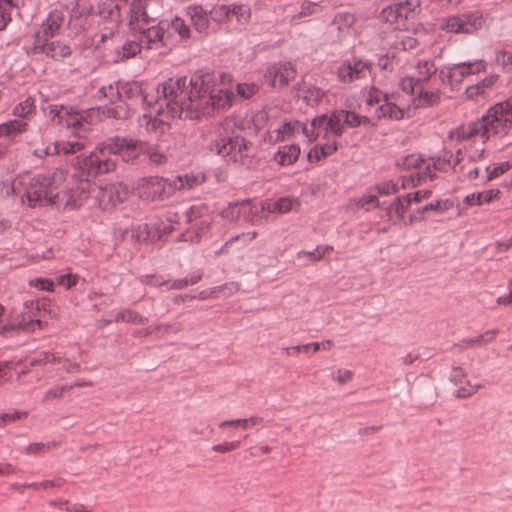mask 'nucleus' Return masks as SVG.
Returning <instances> with one entry per match:
<instances>
[{
	"mask_svg": "<svg viewBox=\"0 0 512 512\" xmlns=\"http://www.w3.org/2000/svg\"><path fill=\"white\" fill-rule=\"evenodd\" d=\"M256 83L234 84L229 75L218 79L206 74L170 78L159 87L172 117L195 119L232 106L237 97L249 99L258 92Z\"/></svg>",
	"mask_w": 512,
	"mask_h": 512,
	"instance_id": "nucleus-1",
	"label": "nucleus"
},
{
	"mask_svg": "<svg viewBox=\"0 0 512 512\" xmlns=\"http://www.w3.org/2000/svg\"><path fill=\"white\" fill-rule=\"evenodd\" d=\"M68 173L55 169L41 174H24V192L21 203L30 208L55 207L74 209L83 205L89 196L90 183L66 185Z\"/></svg>",
	"mask_w": 512,
	"mask_h": 512,
	"instance_id": "nucleus-2",
	"label": "nucleus"
},
{
	"mask_svg": "<svg viewBox=\"0 0 512 512\" xmlns=\"http://www.w3.org/2000/svg\"><path fill=\"white\" fill-rule=\"evenodd\" d=\"M503 103L491 107L481 119L463 124L449 133V138L464 143V154L472 160L485 157L486 143L491 135H506L512 120Z\"/></svg>",
	"mask_w": 512,
	"mask_h": 512,
	"instance_id": "nucleus-3",
	"label": "nucleus"
},
{
	"mask_svg": "<svg viewBox=\"0 0 512 512\" xmlns=\"http://www.w3.org/2000/svg\"><path fill=\"white\" fill-rule=\"evenodd\" d=\"M144 153L155 165H162L167 161V156L164 153L146 142L132 138H113L85 158L82 168L87 170L89 176L108 173L113 171L116 166L113 160L107 158L108 155H120L124 161L128 162Z\"/></svg>",
	"mask_w": 512,
	"mask_h": 512,
	"instance_id": "nucleus-4",
	"label": "nucleus"
},
{
	"mask_svg": "<svg viewBox=\"0 0 512 512\" xmlns=\"http://www.w3.org/2000/svg\"><path fill=\"white\" fill-rule=\"evenodd\" d=\"M367 116H359L355 111L337 110L331 115H321L312 121V127L318 135H322L323 142L317 143L308 152L310 162H319L331 156L338 149L337 139L343 133V127H358L369 124Z\"/></svg>",
	"mask_w": 512,
	"mask_h": 512,
	"instance_id": "nucleus-5",
	"label": "nucleus"
},
{
	"mask_svg": "<svg viewBox=\"0 0 512 512\" xmlns=\"http://www.w3.org/2000/svg\"><path fill=\"white\" fill-rule=\"evenodd\" d=\"M164 83L157 86L159 98L155 101V105H153L152 100L149 99L147 94L143 95L146 91L144 83L137 81L120 83L122 101L125 102V100H133L143 96V103L150 108L147 113H144L139 118V126L148 133L163 134L169 129V119H180L179 117H172L168 112L164 95L162 91H159V87Z\"/></svg>",
	"mask_w": 512,
	"mask_h": 512,
	"instance_id": "nucleus-6",
	"label": "nucleus"
},
{
	"mask_svg": "<svg viewBox=\"0 0 512 512\" xmlns=\"http://www.w3.org/2000/svg\"><path fill=\"white\" fill-rule=\"evenodd\" d=\"M462 149H459L456 155L445 152L442 157L425 159L421 155H410L405 160V166L416 170L408 176L402 178L403 188H415L422 180L432 179L434 172L448 171L450 169L457 171L460 164Z\"/></svg>",
	"mask_w": 512,
	"mask_h": 512,
	"instance_id": "nucleus-7",
	"label": "nucleus"
},
{
	"mask_svg": "<svg viewBox=\"0 0 512 512\" xmlns=\"http://www.w3.org/2000/svg\"><path fill=\"white\" fill-rule=\"evenodd\" d=\"M145 5L142 0H133L129 16L130 28L139 33V41L148 49L168 44L170 37L169 21H160L158 25L149 27Z\"/></svg>",
	"mask_w": 512,
	"mask_h": 512,
	"instance_id": "nucleus-8",
	"label": "nucleus"
},
{
	"mask_svg": "<svg viewBox=\"0 0 512 512\" xmlns=\"http://www.w3.org/2000/svg\"><path fill=\"white\" fill-rule=\"evenodd\" d=\"M203 180L202 176L192 174L178 176L173 181L159 177H147L139 181L137 192L144 200L155 201L168 198L176 190L191 189L201 184Z\"/></svg>",
	"mask_w": 512,
	"mask_h": 512,
	"instance_id": "nucleus-9",
	"label": "nucleus"
},
{
	"mask_svg": "<svg viewBox=\"0 0 512 512\" xmlns=\"http://www.w3.org/2000/svg\"><path fill=\"white\" fill-rule=\"evenodd\" d=\"M440 99L437 90H426L421 88L417 97H414L411 103L404 101L403 94L392 93L386 96V103L379 107L380 116L388 117L393 120H402L414 115L419 107L430 106L437 103Z\"/></svg>",
	"mask_w": 512,
	"mask_h": 512,
	"instance_id": "nucleus-10",
	"label": "nucleus"
},
{
	"mask_svg": "<svg viewBox=\"0 0 512 512\" xmlns=\"http://www.w3.org/2000/svg\"><path fill=\"white\" fill-rule=\"evenodd\" d=\"M48 115L58 124H63L67 128H73L78 137L82 136V132L88 130L89 125L102 120L100 108H91L87 111L77 112L65 106L50 105Z\"/></svg>",
	"mask_w": 512,
	"mask_h": 512,
	"instance_id": "nucleus-11",
	"label": "nucleus"
},
{
	"mask_svg": "<svg viewBox=\"0 0 512 512\" xmlns=\"http://www.w3.org/2000/svg\"><path fill=\"white\" fill-rule=\"evenodd\" d=\"M99 100L107 99L114 107L100 108V116L103 118L111 117L115 119H126L131 115L129 105L121 100L120 83L104 85L97 91Z\"/></svg>",
	"mask_w": 512,
	"mask_h": 512,
	"instance_id": "nucleus-12",
	"label": "nucleus"
},
{
	"mask_svg": "<svg viewBox=\"0 0 512 512\" xmlns=\"http://www.w3.org/2000/svg\"><path fill=\"white\" fill-rule=\"evenodd\" d=\"M432 195V191L428 189L415 190L407 193L403 198H396L386 208V215L389 221L394 223L403 222L405 225L409 224V218H406V212L412 204H420L428 200Z\"/></svg>",
	"mask_w": 512,
	"mask_h": 512,
	"instance_id": "nucleus-13",
	"label": "nucleus"
},
{
	"mask_svg": "<svg viewBox=\"0 0 512 512\" xmlns=\"http://www.w3.org/2000/svg\"><path fill=\"white\" fill-rule=\"evenodd\" d=\"M210 150L228 158L229 161L244 164L246 158L249 156L250 143L242 137L235 136L212 142L210 144Z\"/></svg>",
	"mask_w": 512,
	"mask_h": 512,
	"instance_id": "nucleus-14",
	"label": "nucleus"
},
{
	"mask_svg": "<svg viewBox=\"0 0 512 512\" xmlns=\"http://www.w3.org/2000/svg\"><path fill=\"white\" fill-rule=\"evenodd\" d=\"M268 205V200L255 203L247 201L241 204H233L223 211V216L225 218H234L243 213L253 224H262L267 220L268 215L271 213L268 212Z\"/></svg>",
	"mask_w": 512,
	"mask_h": 512,
	"instance_id": "nucleus-15",
	"label": "nucleus"
},
{
	"mask_svg": "<svg viewBox=\"0 0 512 512\" xmlns=\"http://www.w3.org/2000/svg\"><path fill=\"white\" fill-rule=\"evenodd\" d=\"M484 25V19L479 12L471 14L454 15L446 18L441 27L450 33L471 34L480 30Z\"/></svg>",
	"mask_w": 512,
	"mask_h": 512,
	"instance_id": "nucleus-16",
	"label": "nucleus"
},
{
	"mask_svg": "<svg viewBox=\"0 0 512 512\" xmlns=\"http://www.w3.org/2000/svg\"><path fill=\"white\" fill-rule=\"evenodd\" d=\"M307 138L309 142L318 141L323 142L322 135H318L317 131L313 129L312 124L310 128L299 121L287 122L280 128L274 130L270 138L273 141H284L291 138H297L298 136Z\"/></svg>",
	"mask_w": 512,
	"mask_h": 512,
	"instance_id": "nucleus-17",
	"label": "nucleus"
},
{
	"mask_svg": "<svg viewBox=\"0 0 512 512\" xmlns=\"http://www.w3.org/2000/svg\"><path fill=\"white\" fill-rule=\"evenodd\" d=\"M128 195L129 189L126 185L115 183L100 187L96 198L101 209L110 210L124 202Z\"/></svg>",
	"mask_w": 512,
	"mask_h": 512,
	"instance_id": "nucleus-18",
	"label": "nucleus"
},
{
	"mask_svg": "<svg viewBox=\"0 0 512 512\" xmlns=\"http://www.w3.org/2000/svg\"><path fill=\"white\" fill-rule=\"evenodd\" d=\"M32 51L35 54H44L55 61H61L72 53L69 44L62 40H53V38L34 40Z\"/></svg>",
	"mask_w": 512,
	"mask_h": 512,
	"instance_id": "nucleus-19",
	"label": "nucleus"
},
{
	"mask_svg": "<svg viewBox=\"0 0 512 512\" xmlns=\"http://www.w3.org/2000/svg\"><path fill=\"white\" fill-rule=\"evenodd\" d=\"M296 69L291 63H275L271 65L265 74V80L274 88H282L295 79Z\"/></svg>",
	"mask_w": 512,
	"mask_h": 512,
	"instance_id": "nucleus-20",
	"label": "nucleus"
},
{
	"mask_svg": "<svg viewBox=\"0 0 512 512\" xmlns=\"http://www.w3.org/2000/svg\"><path fill=\"white\" fill-rule=\"evenodd\" d=\"M450 381L458 388L455 391L457 398H469L484 388L481 382L472 383L467 379V373L461 367H453L450 374Z\"/></svg>",
	"mask_w": 512,
	"mask_h": 512,
	"instance_id": "nucleus-21",
	"label": "nucleus"
},
{
	"mask_svg": "<svg viewBox=\"0 0 512 512\" xmlns=\"http://www.w3.org/2000/svg\"><path fill=\"white\" fill-rule=\"evenodd\" d=\"M370 73V64L359 59L344 62L338 68V78L342 82H352L366 77Z\"/></svg>",
	"mask_w": 512,
	"mask_h": 512,
	"instance_id": "nucleus-22",
	"label": "nucleus"
},
{
	"mask_svg": "<svg viewBox=\"0 0 512 512\" xmlns=\"http://www.w3.org/2000/svg\"><path fill=\"white\" fill-rule=\"evenodd\" d=\"M65 22L61 11H51L34 34V40L49 39L56 36Z\"/></svg>",
	"mask_w": 512,
	"mask_h": 512,
	"instance_id": "nucleus-23",
	"label": "nucleus"
},
{
	"mask_svg": "<svg viewBox=\"0 0 512 512\" xmlns=\"http://www.w3.org/2000/svg\"><path fill=\"white\" fill-rule=\"evenodd\" d=\"M486 70V64L482 60L454 64L448 68V78L452 83H460L467 76Z\"/></svg>",
	"mask_w": 512,
	"mask_h": 512,
	"instance_id": "nucleus-24",
	"label": "nucleus"
},
{
	"mask_svg": "<svg viewBox=\"0 0 512 512\" xmlns=\"http://www.w3.org/2000/svg\"><path fill=\"white\" fill-rule=\"evenodd\" d=\"M84 148L80 141H56L46 148L36 149L34 154L37 157L43 158L49 155H58L63 153L65 155L74 154Z\"/></svg>",
	"mask_w": 512,
	"mask_h": 512,
	"instance_id": "nucleus-25",
	"label": "nucleus"
},
{
	"mask_svg": "<svg viewBox=\"0 0 512 512\" xmlns=\"http://www.w3.org/2000/svg\"><path fill=\"white\" fill-rule=\"evenodd\" d=\"M33 308V302L26 303L25 309L28 311L23 312L21 316L17 317L11 324V328L21 329L25 332H34L36 329H42L45 323L39 319L34 318L32 315Z\"/></svg>",
	"mask_w": 512,
	"mask_h": 512,
	"instance_id": "nucleus-26",
	"label": "nucleus"
},
{
	"mask_svg": "<svg viewBox=\"0 0 512 512\" xmlns=\"http://www.w3.org/2000/svg\"><path fill=\"white\" fill-rule=\"evenodd\" d=\"M410 3H398L390 5L384 8L381 12V19L385 22H389L390 24H395L396 27H399L403 19L408 17V13L412 11L409 7Z\"/></svg>",
	"mask_w": 512,
	"mask_h": 512,
	"instance_id": "nucleus-27",
	"label": "nucleus"
},
{
	"mask_svg": "<svg viewBox=\"0 0 512 512\" xmlns=\"http://www.w3.org/2000/svg\"><path fill=\"white\" fill-rule=\"evenodd\" d=\"M186 13L194 29L199 33H207L210 27L209 13L200 5L187 7Z\"/></svg>",
	"mask_w": 512,
	"mask_h": 512,
	"instance_id": "nucleus-28",
	"label": "nucleus"
},
{
	"mask_svg": "<svg viewBox=\"0 0 512 512\" xmlns=\"http://www.w3.org/2000/svg\"><path fill=\"white\" fill-rule=\"evenodd\" d=\"M325 95L323 90L306 81L300 84L297 93L298 98L309 106L319 105Z\"/></svg>",
	"mask_w": 512,
	"mask_h": 512,
	"instance_id": "nucleus-29",
	"label": "nucleus"
},
{
	"mask_svg": "<svg viewBox=\"0 0 512 512\" xmlns=\"http://www.w3.org/2000/svg\"><path fill=\"white\" fill-rule=\"evenodd\" d=\"M384 205V202L382 204L379 203L377 194L375 193L374 189H371L367 193L363 194L361 197L351 199L348 204V207L351 210H369L372 206H377L382 207L386 211L387 207H385Z\"/></svg>",
	"mask_w": 512,
	"mask_h": 512,
	"instance_id": "nucleus-30",
	"label": "nucleus"
},
{
	"mask_svg": "<svg viewBox=\"0 0 512 512\" xmlns=\"http://www.w3.org/2000/svg\"><path fill=\"white\" fill-rule=\"evenodd\" d=\"M263 418L257 415L250 416L248 418H238L231 420H224L218 424L219 429L224 430L226 428H240L242 430L253 429L261 426Z\"/></svg>",
	"mask_w": 512,
	"mask_h": 512,
	"instance_id": "nucleus-31",
	"label": "nucleus"
},
{
	"mask_svg": "<svg viewBox=\"0 0 512 512\" xmlns=\"http://www.w3.org/2000/svg\"><path fill=\"white\" fill-rule=\"evenodd\" d=\"M497 80H498L497 75H489L488 77L483 79L481 82H479L475 85L469 86L465 91L466 97L468 99L475 100L479 97L485 96L486 94H488L491 91V89L493 88V86L495 85Z\"/></svg>",
	"mask_w": 512,
	"mask_h": 512,
	"instance_id": "nucleus-32",
	"label": "nucleus"
},
{
	"mask_svg": "<svg viewBox=\"0 0 512 512\" xmlns=\"http://www.w3.org/2000/svg\"><path fill=\"white\" fill-rule=\"evenodd\" d=\"M300 156V147L297 145H285L278 149L274 155V161L280 166L294 164Z\"/></svg>",
	"mask_w": 512,
	"mask_h": 512,
	"instance_id": "nucleus-33",
	"label": "nucleus"
},
{
	"mask_svg": "<svg viewBox=\"0 0 512 512\" xmlns=\"http://www.w3.org/2000/svg\"><path fill=\"white\" fill-rule=\"evenodd\" d=\"M452 206L453 204L449 200L432 201L429 204L423 206L421 209H419L416 214L409 215V224H412L414 221L417 220H423L425 218V213L429 211L443 213L449 210Z\"/></svg>",
	"mask_w": 512,
	"mask_h": 512,
	"instance_id": "nucleus-34",
	"label": "nucleus"
},
{
	"mask_svg": "<svg viewBox=\"0 0 512 512\" xmlns=\"http://www.w3.org/2000/svg\"><path fill=\"white\" fill-rule=\"evenodd\" d=\"M460 164L457 167V171L463 174V178L469 181H475L480 178V168L475 164L477 160L469 159L468 156L464 154V149L462 150V155L460 156Z\"/></svg>",
	"mask_w": 512,
	"mask_h": 512,
	"instance_id": "nucleus-35",
	"label": "nucleus"
},
{
	"mask_svg": "<svg viewBox=\"0 0 512 512\" xmlns=\"http://www.w3.org/2000/svg\"><path fill=\"white\" fill-rule=\"evenodd\" d=\"M28 129V123L22 119H13L0 124V138H14Z\"/></svg>",
	"mask_w": 512,
	"mask_h": 512,
	"instance_id": "nucleus-36",
	"label": "nucleus"
},
{
	"mask_svg": "<svg viewBox=\"0 0 512 512\" xmlns=\"http://www.w3.org/2000/svg\"><path fill=\"white\" fill-rule=\"evenodd\" d=\"M24 174L17 176L12 180H4L0 183V195L10 197L12 195L22 196L24 192Z\"/></svg>",
	"mask_w": 512,
	"mask_h": 512,
	"instance_id": "nucleus-37",
	"label": "nucleus"
},
{
	"mask_svg": "<svg viewBox=\"0 0 512 512\" xmlns=\"http://www.w3.org/2000/svg\"><path fill=\"white\" fill-rule=\"evenodd\" d=\"M59 447V443L55 441L51 442H37V443H31L28 446L25 447L24 452L27 455L30 456H43L46 453L50 452L51 450H54Z\"/></svg>",
	"mask_w": 512,
	"mask_h": 512,
	"instance_id": "nucleus-38",
	"label": "nucleus"
},
{
	"mask_svg": "<svg viewBox=\"0 0 512 512\" xmlns=\"http://www.w3.org/2000/svg\"><path fill=\"white\" fill-rule=\"evenodd\" d=\"M36 106L32 97H27L13 108V115L19 119H28L35 114Z\"/></svg>",
	"mask_w": 512,
	"mask_h": 512,
	"instance_id": "nucleus-39",
	"label": "nucleus"
},
{
	"mask_svg": "<svg viewBox=\"0 0 512 512\" xmlns=\"http://www.w3.org/2000/svg\"><path fill=\"white\" fill-rule=\"evenodd\" d=\"M511 167L512 164L508 161L487 166L485 168V175H482L481 179L483 183H486L500 177L502 174L510 170Z\"/></svg>",
	"mask_w": 512,
	"mask_h": 512,
	"instance_id": "nucleus-40",
	"label": "nucleus"
},
{
	"mask_svg": "<svg viewBox=\"0 0 512 512\" xmlns=\"http://www.w3.org/2000/svg\"><path fill=\"white\" fill-rule=\"evenodd\" d=\"M437 71V68L431 60H420L416 65L417 81L424 82L430 79Z\"/></svg>",
	"mask_w": 512,
	"mask_h": 512,
	"instance_id": "nucleus-41",
	"label": "nucleus"
},
{
	"mask_svg": "<svg viewBox=\"0 0 512 512\" xmlns=\"http://www.w3.org/2000/svg\"><path fill=\"white\" fill-rule=\"evenodd\" d=\"M235 18L239 25H245L249 22L251 17L250 8L244 4L230 5V20Z\"/></svg>",
	"mask_w": 512,
	"mask_h": 512,
	"instance_id": "nucleus-42",
	"label": "nucleus"
},
{
	"mask_svg": "<svg viewBox=\"0 0 512 512\" xmlns=\"http://www.w3.org/2000/svg\"><path fill=\"white\" fill-rule=\"evenodd\" d=\"M419 83L420 82L417 81V78L415 79L414 77H410V76L403 77L400 80L399 86H400L402 92L404 93V95H403L404 101H407L408 103L412 102V100L414 99L415 88H416V86L419 85Z\"/></svg>",
	"mask_w": 512,
	"mask_h": 512,
	"instance_id": "nucleus-43",
	"label": "nucleus"
},
{
	"mask_svg": "<svg viewBox=\"0 0 512 512\" xmlns=\"http://www.w3.org/2000/svg\"><path fill=\"white\" fill-rule=\"evenodd\" d=\"M355 23V16L350 13H339L334 18V24L342 34H348Z\"/></svg>",
	"mask_w": 512,
	"mask_h": 512,
	"instance_id": "nucleus-44",
	"label": "nucleus"
},
{
	"mask_svg": "<svg viewBox=\"0 0 512 512\" xmlns=\"http://www.w3.org/2000/svg\"><path fill=\"white\" fill-rule=\"evenodd\" d=\"M269 205L267 206L268 212L271 213H287L292 210L294 201L290 198H280L276 201L268 200Z\"/></svg>",
	"mask_w": 512,
	"mask_h": 512,
	"instance_id": "nucleus-45",
	"label": "nucleus"
},
{
	"mask_svg": "<svg viewBox=\"0 0 512 512\" xmlns=\"http://www.w3.org/2000/svg\"><path fill=\"white\" fill-rule=\"evenodd\" d=\"M209 14L215 23H226L230 21V5H215L209 11Z\"/></svg>",
	"mask_w": 512,
	"mask_h": 512,
	"instance_id": "nucleus-46",
	"label": "nucleus"
},
{
	"mask_svg": "<svg viewBox=\"0 0 512 512\" xmlns=\"http://www.w3.org/2000/svg\"><path fill=\"white\" fill-rule=\"evenodd\" d=\"M63 356L60 353L45 352L31 361V365L60 364Z\"/></svg>",
	"mask_w": 512,
	"mask_h": 512,
	"instance_id": "nucleus-47",
	"label": "nucleus"
},
{
	"mask_svg": "<svg viewBox=\"0 0 512 512\" xmlns=\"http://www.w3.org/2000/svg\"><path fill=\"white\" fill-rule=\"evenodd\" d=\"M115 321L117 322H131L135 324H144L146 322V319L141 316L139 313L132 311V310H123L119 312L115 318Z\"/></svg>",
	"mask_w": 512,
	"mask_h": 512,
	"instance_id": "nucleus-48",
	"label": "nucleus"
},
{
	"mask_svg": "<svg viewBox=\"0 0 512 512\" xmlns=\"http://www.w3.org/2000/svg\"><path fill=\"white\" fill-rule=\"evenodd\" d=\"M400 188L404 189L402 187V184L399 186V184L396 182L387 181V182L378 184L374 188V191L377 194V197L378 196H388L391 194L398 193L400 191Z\"/></svg>",
	"mask_w": 512,
	"mask_h": 512,
	"instance_id": "nucleus-49",
	"label": "nucleus"
},
{
	"mask_svg": "<svg viewBox=\"0 0 512 512\" xmlns=\"http://www.w3.org/2000/svg\"><path fill=\"white\" fill-rule=\"evenodd\" d=\"M169 24V30L176 32L181 39H188L190 37V28L185 24L183 19L176 17L169 22Z\"/></svg>",
	"mask_w": 512,
	"mask_h": 512,
	"instance_id": "nucleus-50",
	"label": "nucleus"
},
{
	"mask_svg": "<svg viewBox=\"0 0 512 512\" xmlns=\"http://www.w3.org/2000/svg\"><path fill=\"white\" fill-rule=\"evenodd\" d=\"M398 41L395 43L396 48H401L403 50H411L414 49L418 41L416 38L408 34L407 32H403L397 35Z\"/></svg>",
	"mask_w": 512,
	"mask_h": 512,
	"instance_id": "nucleus-51",
	"label": "nucleus"
},
{
	"mask_svg": "<svg viewBox=\"0 0 512 512\" xmlns=\"http://www.w3.org/2000/svg\"><path fill=\"white\" fill-rule=\"evenodd\" d=\"M257 236L256 232H248L243 233L241 235H237L235 237L230 238L228 241L225 242L224 246L221 248V253H226L228 248L236 241H241L244 245L249 244L252 242Z\"/></svg>",
	"mask_w": 512,
	"mask_h": 512,
	"instance_id": "nucleus-52",
	"label": "nucleus"
},
{
	"mask_svg": "<svg viewBox=\"0 0 512 512\" xmlns=\"http://www.w3.org/2000/svg\"><path fill=\"white\" fill-rule=\"evenodd\" d=\"M497 335H498V330H496V329L488 330V331L484 332L483 334L479 335L478 337L468 340L467 343L470 346H474L477 344H487V343L494 341V339L496 338Z\"/></svg>",
	"mask_w": 512,
	"mask_h": 512,
	"instance_id": "nucleus-53",
	"label": "nucleus"
},
{
	"mask_svg": "<svg viewBox=\"0 0 512 512\" xmlns=\"http://www.w3.org/2000/svg\"><path fill=\"white\" fill-rule=\"evenodd\" d=\"M309 347H313V352H318L320 350V343L312 342L303 345H296L290 348H286L285 352L287 356H296L300 352H307Z\"/></svg>",
	"mask_w": 512,
	"mask_h": 512,
	"instance_id": "nucleus-54",
	"label": "nucleus"
},
{
	"mask_svg": "<svg viewBox=\"0 0 512 512\" xmlns=\"http://www.w3.org/2000/svg\"><path fill=\"white\" fill-rule=\"evenodd\" d=\"M65 480L63 478H56L54 480H44L41 482H34L27 485V487L33 489H50V488H60L64 485Z\"/></svg>",
	"mask_w": 512,
	"mask_h": 512,
	"instance_id": "nucleus-55",
	"label": "nucleus"
},
{
	"mask_svg": "<svg viewBox=\"0 0 512 512\" xmlns=\"http://www.w3.org/2000/svg\"><path fill=\"white\" fill-rule=\"evenodd\" d=\"M495 61L501 65L505 70L512 71V53L499 50L495 53Z\"/></svg>",
	"mask_w": 512,
	"mask_h": 512,
	"instance_id": "nucleus-56",
	"label": "nucleus"
},
{
	"mask_svg": "<svg viewBox=\"0 0 512 512\" xmlns=\"http://www.w3.org/2000/svg\"><path fill=\"white\" fill-rule=\"evenodd\" d=\"M241 446V442L239 440L223 442L220 444H216L212 446V451L219 454H226L238 449Z\"/></svg>",
	"mask_w": 512,
	"mask_h": 512,
	"instance_id": "nucleus-57",
	"label": "nucleus"
},
{
	"mask_svg": "<svg viewBox=\"0 0 512 512\" xmlns=\"http://www.w3.org/2000/svg\"><path fill=\"white\" fill-rule=\"evenodd\" d=\"M71 388H72V386H58V387L51 388V389H49L45 393L43 401H50V400H54V399H60Z\"/></svg>",
	"mask_w": 512,
	"mask_h": 512,
	"instance_id": "nucleus-58",
	"label": "nucleus"
},
{
	"mask_svg": "<svg viewBox=\"0 0 512 512\" xmlns=\"http://www.w3.org/2000/svg\"><path fill=\"white\" fill-rule=\"evenodd\" d=\"M132 237L135 238L138 242L147 241L150 237V229L148 224L142 223L137 225L132 231Z\"/></svg>",
	"mask_w": 512,
	"mask_h": 512,
	"instance_id": "nucleus-59",
	"label": "nucleus"
},
{
	"mask_svg": "<svg viewBox=\"0 0 512 512\" xmlns=\"http://www.w3.org/2000/svg\"><path fill=\"white\" fill-rule=\"evenodd\" d=\"M27 416H28V413L26 411H12V412H7V413L0 415V418H1V420H3V427H4L12 422L25 419V418H27Z\"/></svg>",
	"mask_w": 512,
	"mask_h": 512,
	"instance_id": "nucleus-60",
	"label": "nucleus"
},
{
	"mask_svg": "<svg viewBox=\"0 0 512 512\" xmlns=\"http://www.w3.org/2000/svg\"><path fill=\"white\" fill-rule=\"evenodd\" d=\"M200 276H193L190 279L184 278V279H178L174 281H169L168 289H184L188 287L189 285L196 284L200 280Z\"/></svg>",
	"mask_w": 512,
	"mask_h": 512,
	"instance_id": "nucleus-61",
	"label": "nucleus"
},
{
	"mask_svg": "<svg viewBox=\"0 0 512 512\" xmlns=\"http://www.w3.org/2000/svg\"><path fill=\"white\" fill-rule=\"evenodd\" d=\"M501 192L498 189H490L483 192H479L480 206L483 204H489L500 198Z\"/></svg>",
	"mask_w": 512,
	"mask_h": 512,
	"instance_id": "nucleus-62",
	"label": "nucleus"
},
{
	"mask_svg": "<svg viewBox=\"0 0 512 512\" xmlns=\"http://www.w3.org/2000/svg\"><path fill=\"white\" fill-rule=\"evenodd\" d=\"M391 94H385L383 95L380 90H378L375 87H372L369 90L368 97L366 100V103L368 106H373L374 104H379L382 100H384V103H386V96H390Z\"/></svg>",
	"mask_w": 512,
	"mask_h": 512,
	"instance_id": "nucleus-63",
	"label": "nucleus"
},
{
	"mask_svg": "<svg viewBox=\"0 0 512 512\" xmlns=\"http://www.w3.org/2000/svg\"><path fill=\"white\" fill-rule=\"evenodd\" d=\"M79 280V277L75 274H65L57 277V283L60 286L65 287L66 289H70L75 286Z\"/></svg>",
	"mask_w": 512,
	"mask_h": 512,
	"instance_id": "nucleus-64",
	"label": "nucleus"
}]
</instances>
